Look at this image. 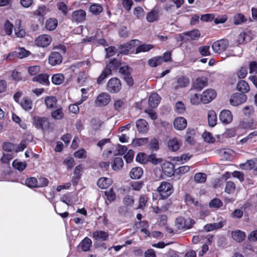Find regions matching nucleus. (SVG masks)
<instances>
[{"mask_svg": "<svg viewBox=\"0 0 257 257\" xmlns=\"http://www.w3.org/2000/svg\"><path fill=\"white\" fill-rule=\"evenodd\" d=\"M45 102L47 108H53L56 105L57 99L54 96H47L45 97Z\"/></svg>", "mask_w": 257, "mask_h": 257, "instance_id": "obj_29", "label": "nucleus"}, {"mask_svg": "<svg viewBox=\"0 0 257 257\" xmlns=\"http://www.w3.org/2000/svg\"><path fill=\"white\" fill-rule=\"evenodd\" d=\"M32 80L42 85H48L50 84L49 75L46 73L39 74L33 78Z\"/></svg>", "mask_w": 257, "mask_h": 257, "instance_id": "obj_17", "label": "nucleus"}, {"mask_svg": "<svg viewBox=\"0 0 257 257\" xmlns=\"http://www.w3.org/2000/svg\"><path fill=\"white\" fill-rule=\"evenodd\" d=\"M207 176L205 173H198L194 176L195 181L198 183H203L206 181Z\"/></svg>", "mask_w": 257, "mask_h": 257, "instance_id": "obj_45", "label": "nucleus"}, {"mask_svg": "<svg viewBox=\"0 0 257 257\" xmlns=\"http://www.w3.org/2000/svg\"><path fill=\"white\" fill-rule=\"evenodd\" d=\"M189 83V79L184 77H181L178 79L177 81V86L176 87H184L187 86Z\"/></svg>", "mask_w": 257, "mask_h": 257, "instance_id": "obj_42", "label": "nucleus"}, {"mask_svg": "<svg viewBox=\"0 0 257 257\" xmlns=\"http://www.w3.org/2000/svg\"><path fill=\"white\" fill-rule=\"evenodd\" d=\"M175 110L177 113H182L185 110L184 103L181 101H177L175 104Z\"/></svg>", "mask_w": 257, "mask_h": 257, "instance_id": "obj_57", "label": "nucleus"}, {"mask_svg": "<svg viewBox=\"0 0 257 257\" xmlns=\"http://www.w3.org/2000/svg\"><path fill=\"white\" fill-rule=\"evenodd\" d=\"M207 79L204 77H199L193 83V87L198 91L202 90L207 85Z\"/></svg>", "mask_w": 257, "mask_h": 257, "instance_id": "obj_21", "label": "nucleus"}, {"mask_svg": "<svg viewBox=\"0 0 257 257\" xmlns=\"http://www.w3.org/2000/svg\"><path fill=\"white\" fill-rule=\"evenodd\" d=\"M20 104L25 110L29 111L32 109L33 102L31 99L27 97H24L22 99Z\"/></svg>", "mask_w": 257, "mask_h": 257, "instance_id": "obj_26", "label": "nucleus"}, {"mask_svg": "<svg viewBox=\"0 0 257 257\" xmlns=\"http://www.w3.org/2000/svg\"><path fill=\"white\" fill-rule=\"evenodd\" d=\"M86 12L82 10L74 11L71 15V20L73 22L78 23H83L86 19Z\"/></svg>", "mask_w": 257, "mask_h": 257, "instance_id": "obj_8", "label": "nucleus"}, {"mask_svg": "<svg viewBox=\"0 0 257 257\" xmlns=\"http://www.w3.org/2000/svg\"><path fill=\"white\" fill-rule=\"evenodd\" d=\"M110 100V96L108 93H102L97 96L95 102L97 106H105L108 104Z\"/></svg>", "mask_w": 257, "mask_h": 257, "instance_id": "obj_11", "label": "nucleus"}, {"mask_svg": "<svg viewBox=\"0 0 257 257\" xmlns=\"http://www.w3.org/2000/svg\"><path fill=\"white\" fill-rule=\"evenodd\" d=\"M235 189V185L232 181H227L226 184L225 191L228 194L232 193Z\"/></svg>", "mask_w": 257, "mask_h": 257, "instance_id": "obj_50", "label": "nucleus"}, {"mask_svg": "<svg viewBox=\"0 0 257 257\" xmlns=\"http://www.w3.org/2000/svg\"><path fill=\"white\" fill-rule=\"evenodd\" d=\"M223 203L218 198H214L209 203V206L211 208L218 209L220 208Z\"/></svg>", "mask_w": 257, "mask_h": 257, "instance_id": "obj_43", "label": "nucleus"}, {"mask_svg": "<svg viewBox=\"0 0 257 257\" xmlns=\"http://www.w3.org/2000/svg\"><path fill=\"white\" fill-rule=\"evenodd\" d=\"M121 88V84L119 79L112 78L109 80L106 85L107 90L111 93L118 92Z\"/></svg>", "mask_w": 257, "mask_h": 257, "instance_id": "obj_4", "label": "nucleus"}, {"mask_svg": "<svg viewBox=\"0 0 257 257\" xmlns=\"http://www.w3.org/2000/svg\"><path fill=\"white\" fill-rule=\"evenodd\" d=\"M245 21V17L242 14H238L234 17V24L235 25L240 24Z\"/></svg>", "mask_w": 257, "mask_h": 257, "instance_id": "obj_54", "label": "nucleus"}, {"mask_svg": "<svg viewBox=\"0 0 257 257\" xmlns=\"http://www.w3.org/2000/svg\"><path fill=\"white\" fill-rule=\"evenodd\" d=\"M62 57L60 52H53L49 57V62L51 65H56L62 62Z\"/></svg>", "mask_w": 257, "mask_h": 257, "instance_id": "obj_12", "label": "nucleus"}, {"mask_svg": "<svg viewBox=\"0 0 257 257\" xmlns=\"http://www.w3.org/2000/svg\"><path fill=\"white\" fill-rule=\"evenodd\" d=\"M124 103L121 100H117L114 103V109L118 111H120L124 107Z\"/></svg>", "mask_w": 257, "mask_h": 257, "instance_id": "obj_64", "label": "nucleus"}, {"mask_svg": "<svg viewBox=\"0 0 257 257\" xmlns=\"http://www.w3.org/2000/svg\"><path fill=\"white\" fill-rule=\"evenodd\" d=\"M64 81V76L61 73L54 74L52 76V82L55 85H60Z\"/></svg>", "mask_w": 257, "mask_h": 257, "instance_id": "obj_34", "label": "nucleus"}, {"mask_svg": "<svg viewBox=\"0 0 257 257\" xmlns=\"http://www.w3.org/2000/svg\"><path fill=\"white\" fill-rule=\"evenodd\" d=\"M144 185L142 181H133L130 184V189L135 190H140Z\"/></svg>", "mask_w": 257, "mask_h": 257, "instance_id": "obj_48", "label": "nucleus"}, {"mask_svg": "<svg viewBox=\"0 0 257 257\" xmlns=\"http://www.w3.org/2000/svg\"><path fill=\"white\" fill-rule=\"evenodd\" d=\"M131 69L127 65L121 66L119 68V72L123 75V76L130 75Z\"/></svg>", "mask_w": 257, "mask_h": 257, "instance_id": "obj_61", "label": "nucleus"}, {"mask_svg": "<svg viewBox=\"0 0 257 257\" xmlns=\"http://www.w3.org/2000/svg\"><path fill=\"white\" fill-rule=\"evenodd\" d=\"M225 224V222L221 220L216 223L207 224L204 226V228L206 231L209 232L222 228Z\"/></svg>", "mask_w": 257, "mask_h": 257, "instance_id": "obj_19", "label": "nucleus"}, {"mask_svg": "<svg viewBox=\"0 0 257 257\" xmlns=\"http://www.w3.org/2000/svg\"><path fill=\"white\" fill-rule=\"evenodd\" d=\"M153 48V46L150 44H143L136 48V53L140 52H145L150 50Z\"/></svg>", "mask_w": 257, "mask_h": 257, "instance_id": "obj_47", "label": "nucleus"}, {"mask_svg": "<svg viewBox=\"0 0 257 257\" xmlns=\"http://www.w3.org/2000/svg\"><path fill=\"white\" fill-rule=\"evenodd\" d=\"M157 190L162 198L166 199L173 193V187L171 183L163 181L158 187Z\"/></svg>", "mask_w": 257, "mask_h": 257, "instance_id": "obj_1", "label": "nucleus"}, {"mask_svg": "<svg viewBox=\"0 0 257 257\" xmlns=\"http://www.w3.org/2000/svg\"><path fill=\"white\" fill-rule=\"evenodd\" d=\"M110 69L108 67H105L101 74L97 78V82L98 84H102L103 80L109 75H111Z\"/></svg>", "mask_w": 257, "mask_h": 257, "instance_id": "obj_30", "label": "nucleus"}, {"mask_svg": "<svg viewBox=\"0 0 257 257\" xmlns=\"http://www.w3.org/2000/svg\"><path fill=\"white\" fill-rule=\"evenodd\" d=\"M194 223V220L191 218L186 220L183 217H178L175 221V225L178 229H189Z\"/></svg>", "mask_w": 257, "mask_h": 257, "instance_id": "obj_2", "label": "nucleus"}, {"mask_svg": "<svg viewBox=\"0 0 257 257\" xmlns=\"http://www.w3.org/2000/svg\"><path fill=\"white\" fill-rule=\"evenodd\" d=\"M123 165V161L121 157H116L111 164L112 169L114 171L121 169Z\"/></svg>", "mask_w": 257, "mask_h": 257, "instance_id": "obj_28", "label": "nucleus"}, {"mask_svg": "<svg viewBox=\"0 0 257 257\" xmlns=\"http://www.w3.org/2000/svg\"><path fill=\"white\" fill-rule=\"evenodd\" d=\"M158 18V12L156 10H153L147 16L146 19L149 22H153Z\"/></svg>", "mask_w": 257, "mask_h": 257, "instance_id": "obj_37", "label": "nucleus"}, {"mask_svg": "<svg viewBox=\"0 0 257 257\" xmlns=\"http://www.w3.org/2000/svg\"><path fill=\"white\" fill-rule=\"evenodd\" d=\"M13 25L9 21L7 20L4 25V29L6 34L10 35L12 33Z\"/></svg>", "mask_w": 257, "mask_h": 257, "instance_id": "obj_56", "label": "nucleus"}, {"mask_svg": "<svg viewBox=\"0 0 257 257\" xmlns=\"http://www.w3.org/2000/svg\"><path fill=\"white\" fill-rule=\"evenodd\" d=\"M149 147L153 151L158 150L159 148L158 141L156 139L152 140L149 143Z\"/></svg>", "mask_w": 257, "mask_h": 257, "instance_id": "obj_63", "label": "nucleus"}, {"mask_svg": "<svg viewBox=\"0 0 257 257\" xmlns=\"http://www.w3.org/2000/svg\"><path fill=\"white\" fill-rule=\"evenodd\" d=\"M202 137L205 142L209 143H212L215 142V138L209 132H204L202 134Z\"/></svg>", "mask_w": 257, "mask_h": 257, "instance_id": "obj_53", "label": "nucleus"}, {"mask_svg": "<svg viewBox=\"0 0 257 257\" xmlns=\"http://www.w3.org/2000/svg\"><path fill=\"white\" fill-rule=\"evenodd\" d=\"M254 163L251 160H248L245 163L240 165V167L242 169L250 170L253 167Z\"/></svg>", "mask_w": 257, "mask_h": 257, "instance_id": "obj_62", "label": "nucleus"}, {"mask_svg": "<svg viewBox=\"0 0 257 257\" xmlns=\"http://www.w3.org/2000/svg\"><path fill=\"white\" fill-rule=\"evenodd\" d=\"M12 165L14 168L18 170L19 171L24 170L27 166V164L25 162H22L17 160H15L13 162Z\"/></svg>", "mask_w": 257, "mask_h": 257, "instance_id": "obj_44", "label": "nucleus"}, {"mask_svg": "<svg viewBox=\"0 0 257 257\" xmlns=\"http://www.w3.org/2000/svg\"><path fill=\"white\" fill-rule=\"evenodd\" d=\"M184 200L185 202L189 205H194V206L199 205L198 201L188 194H186L185 195Z\"/></svg>", "mask_w": 257, "mask_h": 257, "instance_id": "obj_40", "label": "nucleus"}, {"mask_svg": "<svg viewBox=\"0 0 257 257\" xmlns=\"http://www.w3.org/2000/svg\"><path fill=\"white\" fill-rule=\"evenodd\" d=\"M120 65V62L119 60L114 58L110 60L109 64L106 67H108L110 69V72L112 70L116 69Z\"/></svg>", "mask_w": 257, "mask_h": 257, "instance_id": "obj_39", "label": "nucleus"}, {"mask_svg": "<svg viewBox=\"0 0 257 257\" xmlns=\"http://www.w3.org/2000/svg\"><path fill=\"white\" fill-rule=\"evenodd\" d=\"M237 89L242 93H245L249 91V86L244 80H240L236 86Z\"/></svg>", "mask_w": 257, "mask_h": 257, "instance_id": "obj_25", "label": "nucleus"}, {"mask_svg": "<svg viewBox=\"0 0 257 257\" xmlns=\"http://www.w3.org/2000/svg\"><path fill=\"white\" fill-rule=\"evenodd\" d=\"M51 116L55 119H62L64 116V113L62 108H58L56 110L52 111L51 113Z\"/></svg>", "mask_w": 257, "mask_h": 257, "instance_id": "obj_46", "label": "nucleus"}, {"mask_svg": "<svg viewBox=\"0 0 257 257\" xmlns=\"http://www.w3.org/2000/svg\"><path fill=\"white\" fill-rule=\"evenodd\" d=\"M246 100V95L243 93H235L231 96L229 101L231 105L236 106L244 103Z\"/></svg>", "mask_w": 257, "mask_h": 257, "instance_id": "obj_6", "label": "nucleus"}, {"mask_svg": "<svg viewBox=\"0 0 257 257\" xmlns=\"http://www.w3.org/2000/svg\"><path fill=\"white\" fill-rule=\"evenodd\" d=\"M26 185L30 188L38 187V182L35 177H30L25 180Z\"/></svg>", "mask_w": 257, "mask_h": 257, "instance_id": "obj_38", "label": "nucleus"}, {"mask_svg": "<svg viewBox=\"0 0 257 257\" xmlns=\"http://www.w3.org/2000/svg\"><path fill=\"white\" fill-rule=\"evenodd\" d=\"M108 233L102 230H96L93 232L92 237L96 240L103 241L108 237Z\"/></svg>", "mask_w": 257, "mask_h": 257, "instance_id": "obj_16", "label": "nucleus"}, {"mask_svg": "<svg viewBox=\"0 0 257 257\" xmlns=\"http://www.w3.org/2000/svg\"><path fill=\"white\" fill-rule=\"evenodd\" d=\"M243 215V212L242 209H236L231 214V216L234 219H240Z\"/></svg>", "mask_w": 257, "mask_h": 257, "instance_id": "obj_55", "label": "nucleus"}, {"mask_svg": "<svg viewBox=\"0 0 257 257\" xmlns=\"http://www.w3.org/2000/svg\"><path fill=\"white\" fill-rule=\"evenodd\" d=\"M208 124L210 126L213 127L216 124L217 116L214 110L209 111L208 112Z\"/></svg>", "mask_w": 257, "mask_h": 257, "instance_id": "obj_31", "label": "nucleus"}, {"mask_svg": "<svg viewBox=\"0 0 257 257\" xmlns=\"http://www.w3.org/2000/svg\"><path fill=\"white\" fill-rule=\"evenodd\" d=\"M182 145L180 140L177 138H173L170 139L167 143L168 149L172 152L178 151Z\"/></svg>", "mask_w": 257, "mask_h": 257, "instance_id": "obj_10", "label": "nucleus"}, {"mask_svg": "<svg viewBox=\"0 0 257 257\" xmlns=\"http://www.w3.org/2000/svg\"><path fill=\"white\" fill-rule=\"evenodd\" d=\"M91 245L92 241L87 237H86L80 243L82 250L84 251L89 250Z\"/></svg>", "mask_w": 257, "mask_h": 257, "instance_id": "obj_33", "label": "nucleus"}, {"mask_svg": "<svg viewBox=\"0 0 257 257\" xmlns=\"http://www.w3.org/2000/svg\"><path fill=\"white\" fill-rule=\"evenodd\" d=\"M48 10L45 6H41L35 11V14L37 16H43L46 14Z\"/></svg>", "mask_w": 257, "mask_h": 257, "instance_id": "obj_58", "label": "nucleus"}, {"mask_svg": "<svg viewBox=\"0 0 257 257\" xmlns=\"http://www.w3.org/2000/svg\"><path fill=\"white\" fill-rule=\"evenodd\" d=\"M102 6L98 4H93L89 7V11L94 15H98L102 11Z\"/></svg>", "mask_w": 257, "mask_h": 257, "instance_id": "obj_36", "label": "nucleus"}, {"mask_svg": "<svg viewBox=\"0 0 257 257\" xmlns=\"http://www.w3.org/2000/svg\"><path fill=\"white\" fill-rule=\"evenodd\" d=\"M257 131H254L249 134L246 137L240 140L239 143L241 145L244 144H249L256 141Z\"/></svg>", "mask_w": 257, "mask_h": 257, "instance_id": "obj_20", "label": "nucleus"}, {"mask_svg": "<svg viewBox=\"0 0 257 257\" xmlns=\"http://www.w3.org/2000/svg\"><path fill=\"white\" fill-rule=\"evenodd\" d=\"M219 119L223 123H229L232 120V114L229 110H223L219 114Z\"/></svg>", "mask_w": 257, "mask_h": 257, "instance_id": "obj_13", "label": "nucleus"}, {"mask_svg": "<svg viewBox=\"0 0 257 257\" xmlns=\"http://www.w3.org/2000/svg\"><path fill=\"white\" fill-rule=\"evenodd\" d=\"M249 39H247V34L244 33L242 32L240 33L238 36L237 37L236 40V43L238 45L242 44L244 43H246L247 41H249Z\"/></svg>", "mask_w": 257, "mask_h": 257, "instance_id": "obj_41", "label": "nucleus"}, {"mask_svg": "<svg viewBox=\"0 0 257 257\" xmlns=\"http://www.w3.org/2000/svg\"><path fill=\"white\" fill-rule=\"evenodd\" d=\"M134 14L138 19H142V18H144V10L140 7H136L134 10Z\"/></svg>", "mask_w": 257, "mask_h": 257, "instance_id": "obj_60", "label": "nucleus"}, {"mask_svg": "<svg viewBox=\"0 0 257 257\" xmlns=\"http://www.w3.org/2000/svg\"><path fill=\"white\" fill-rule=\"evenodd\" d=\"M210 47L209 46H203L198 48L200 54L203 56H207L210 55Z\"/></svg>", "mask_w": 257, "mask_h": 257, "instance_id": "obj_49", "label": "nucleus"}, {"mask_svg": "<svg viewBox=\"0 0 257 257\" xmlns=\"http://www.w3.org/2000/svg\"><path fill=\"white\" fill-rule=\"evenodd\" d=\"M216 96V93L214 89H208L203 92L200 96V100L202 103L207 104L214 99Z\"/></svg>", "mask_w": 257, "mask_h": 257, "instance_id": "obj_5", "label": "nucleus"}, {"mask_svg": "<svg viewBox=\"0 0 257 257\" xmlns=\"http://www.w3.org/2000/svg\"><path fill=\"white\" fill-rule=\"evenodd\" d=\"M147 142V138H138L133 140L132 145L134 146H140L146 144Z\"/></svg>", "mask_w": 257, "mask_h": 257, "instance_id": "obj_51", "label": "nucleus"}, {"mask_svg": "<svg viewBox=\"0 0 257 257\" xmlns=\"http://www.w3.org/2000/svg\"><path fill=\"white\" fill-rule=\"evenodd\" d=\"M136 126L139 133H146L149 128L148 122L144 119H140L136 122Z\"/></svg>", "mask_w": 257, "mask_h": 257, "instance_id": "obj_15", "label": "nucleus"}, {"mask_svg": "<svg viewBox=\"0 0 257 257\" xmlns=\"http://www.w3.org/2000/svg\"><path fill=\"white\" fill-rule=\"evenodd\" d=\"M17 57L22 59L28 56L30 54V52L23 48H21L18 49V51H17Z\"/></svg>", "mask_w": 257, "mask_h": 257, "instance_id": "obj_52", "label": "nucleus"}, {"mask_svg": "<svg viewBox=\"0 0 257 257\" xmlns=\"http://www.w3.org/2000/svg\"><path fill=\"white\" fill-rule=\"evenodd\" d=\"M57 24L58 21L56 19L50 18L46 21L45 27L47 30L52 31L55 29L57 26Z\"/></svg>", "mask_w": 257, "mask_h": 257, "instance_id": "obj_32", "label": "nucleus"}, {"mask_svg": "<svg viewBox=\"0 0 257 257\" xmlns=\"http://www.w3.org/2000/svg\"><path fill=\"white\" fill-rule=\"evenodd\" d=\"M143 174V169L141 167H135L132 169L130 177L133 179H140Z\"/></svg>", "mask_w": 257, "mask_h": 257, "instance_id": "obj_27", "label": "nucleus"}, {"mask_svg": "<svg viewBox=\"0 0 257 257\" xmlns=\"http://www.w3.org/2000/svg\"><path fill=\"white\" fill-rule=\"evenodd\" d=\"M231 236L234 240L240 242L245 239V233L240 230H236L231 232Z\"/></svg>", "mask_w": 257, "mask_h": 257, "instance_id": "obj_23", "label": "nucleus"}, {"mask_svg": "<svg viewBox=\"0 0 257 257\" xmlns=\"http://www.w3.org/2000/svg\"><path fill=\"white\" fill-rule=\"evenodd\" d=\"M34 124L37 128L43 130H47L50 127V122L46 117L34 116L33 118Z\"/></svg>", "mask_w": 257, "mask_h": 257, "instance_id": "obj_7", "label": "nucleus"}, {"mask_svg": "<svg viewBox=\"0 0 257 257\" xmlns=\"http://www.w3.org/2000/svg\"><path fill=\"white\" fill-rule=\"evenodd\" d=\"M160 97L157 93L151 94L149 98V105L153 108L157 107L160 102Z\"/></svg>", "mask_w": 257, "mask_h": 257, "instance_id": "obj_22", "label": "nucleus"}, {"mask_svg": "<svg viewBox=\"0 0 257 257\" xmlns=\"http://www.w3.org/2000/svg\"><path fill=\"white\" fill-rule=\"evenodd\" d=\"M163 59L162 57H155L150 59L148 61L149 65L152 67H157L161 65Z\"/></svg>", "mask_w": 257, "mask_h": 257, "instance_id": "obj_35", "label": "nucleus"}, {"mask_svg": "<svg viewBox=\"0 0 257 257\" xmlns=\"http://www.w3.org/2000/svg\"><path fill=\"white\" fill-rule=\"evenodd\" d=\"M184 36L187 37V41L197 40L200 37V31L197 29H194L183 33Z\"/></svg>", "mask_w": 257, "mask_h": 257, "instance_id": "obj_14", "label": "nucleus"}, {"mask_svg": "<svg viewBox=\"0 0 257 257\" xmlns=\"http://www.w3.org/2000/svg\"><path fill=\"white\" fill-rule=\"evenodd\" d=\"M239 125L242 128L246 129H253L255 128L254 122L252 120L247 122L242 121L240 123Z\"/></svg>", "mask_w": 257, "mask_h": 257, "instance_id": "obj_59", "label": "nucleus"}, {"mask_svg": "<svg viewBox=\"0 0 257 257\" xmlns=\"http://www.w3.org/2000/svg\"><path fill=\"white\" fill-rule=\"evenodd\" d=\"M186 126L187 120L183 117H178L174 121V126L177 130H183Z\"/></svg>", "mask_w": 257, "mask_h": 257, "instance_id": "obj_18", "label": "nucleus"}, {"mask_svg": "<svg viewBox=\"0 0 257 257\" xmlns=\"http://www.w3.org/2000/svg\"><path fill=\"white\" fill-rule=\"evenodd\" d=\"M228 45L227 40L221 39L214 42L212 45V48L214 53L220 54L226 49Z\"/></svg>", "mask_w": 257, "mask_h": 257, "instance_id": "obj_3", "label": "nucleus"}, {"mask_svg": "<svg viewBox=\"0 0 257 257\" xmlns=\"http://www.w3.org/2000/svg\"><path fill=\"white\" fill-rule=\"evenodd\" d=\"M52 41L50 36L48 35H41L38 37L35 40V44L40 47H46L50 45Z\"/></svg>", "mask_w": 257, "mask_h": 257, "instance_id": "obj_9", "label": "nucleus"}, {"mask_svg": "<svg viewBox=\"0 0 257 257\" xmlns=\"http://www.w3.org/2000/svg\"><path fill=\"white\" fill-rule=\"evenodd\" d=\"M112 181L110 179L102 177L97 181L98 186L101 189H106L108 188L111 184Z\"/></svg>", "mask_w": 257, "mask_h": 257, "instance_id": "obj_24", "label": "nucleus"}]
</instances>
